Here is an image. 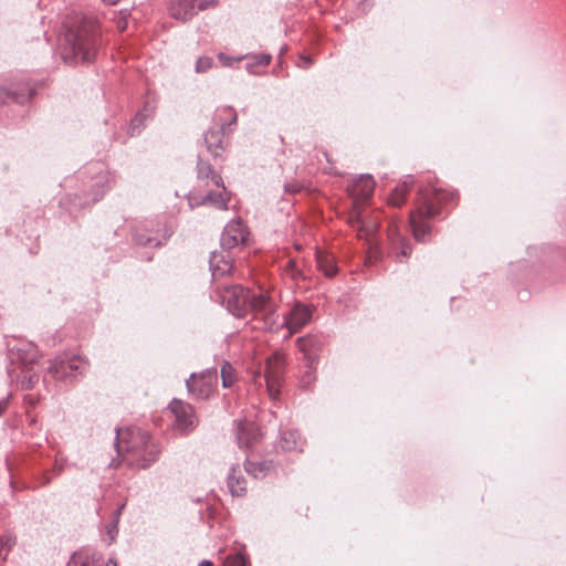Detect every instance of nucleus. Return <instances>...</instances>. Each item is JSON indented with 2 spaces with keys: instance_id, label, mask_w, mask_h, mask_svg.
Here are the masks:
<instances>
[{
  "instance_id": "1",
  "label": "nucleus",
  "mask_w": 566,
  "mask_h": 566,
  "mask_svg": "<svg viewBox=\"0 0 566 566\" xmlns=\"http://www.w3.org/2000/svg\"><path fill=\"white\" fill-rule=\"evenodd\" d=\"M65 33L60 40L62 57L65 62L80 59L91 62L98 49V23L94 18L76 15L64 22Z\"/></svg>"
},
{
  "instance_id": "2",
  "label": "nucleus",
  "mask_w": 566,
  "mask_h": 566,
  "mask_svg": "<svg viewBox=\"0 0 566 566\" xmlns=\"http://www.w3.org/2000/svg\"><path fill=\"white\" fill-rule=\"evenodd\" d=\"M220 296L228 311L237 317L253 313L264 318L266 325L275 322L276 303L266 291L253 292L242 285H230L223 287Z\"/></svg>"
},
{
  "instance_id": "3",
  "label": "nucleus",
  "mask_w": 566,
  "mask_h": 566,
  "mask_svg": "<svg viewBox=\"0 0 566 566\" xmlns=\"http://www.w3.org/2000/svg\"><path fill=\"white\" fill-rule=\"evenodd\" d=\"M115 447L122 461L132 468L146 469L160 454L159 446L139 428H129L123 432L116 429Z\"/></svg>"
},
{
  "instance_id": "4",
  "label": "nucleus",
  "mask_w": 566,
  "mask_h": 566,
  "mask_svg": "<svg viewBox=\"0 0 566 566\" xmlns=\"http://www.w3.org/2000/svg\"><path fill=\"white\" fill-rule=\"evenodd\" d=\"M454 195L441 189H420L417 198V208L409 214V223L413 237L424 242L430 234L429 220L437 217L443 205L452 201Z\"/></svg>"
},
{
  "instance_id": "5",
  "label": "nucleus",
  "mask_w": 566,
  "mask_h": 566,
  "mask_svg": "<svg viewBox=\"0 0 566 566\" xmlns=\"http://www.w3.org/2000/svg\"><path fill=\"white\" fill-rule=\"evenodd\" d=\"M197 178L200 182L206 186L213 185L222 191H208L200 199H190V205L199 206V205H211L221 210L228 209V203L230 198L226 193V187L223 184L222 177L212 168L211 164L203 160L202 158H198L197 163Z\"/></svg>"
},
{
  "instance_id": "6",
  "label": "nucleus",
  "mask_w": 566,
  "mask_h": 566,
  "mask_svg": "<svg viewBox=\"0 0 566 566\" xmlns=\"http://www.w3.org/2000/svg\"><path fill=\"white\" fill-rule=\"evenodd\" d=\"M283 370H284L283 357L279 354H274L272 357H269L266 359L263 375L260 371L254 376L255 384L261 385L262 380H264L268 395L272 400H275L279 398Z\"/></svg>"
},
{
  "instance_id": "7",
  "label": "nucleus",
  "mask_w": 566,
  "mask_h": 566,
  "mask_svg": "<svg viewBox=\"0 0 566 566\" xmlns=\"http://www.w3.org/2000/svg\"><path fill=\"white\" fill-rule=\"evenodd\" d=\"M88 367V361L80 356L73 355L69 357L66 355L59 356L54 358L50 366L49 373L56 380H69L71 378L76 377V375H82Z\"/></svg>"
},
{
  "instance_id": "8",
  "label": "nucleus",
  "mask_w": 566,
  "mask_h": 566,
  "mask_svg": "<svg viewBox=\"0 0 566 566\" xmlns=\"http://www.w3.org/2000/svg\"><path fill=\"white\" fill-rule=\"evenodd\" d=\"M169 410L175 417L174 428L180 433H188L197 427L198 419L191 405L175 398Z\"/></svg>"
},
{
  "instance_id": "9",
  "label": "nucleus",
  "mask_w": 566,
  "mask_h": 566,
  "mask_svg": "<svg viewBox=\"0 0 566 566\" xmlns=\"http://www.w3.org/2000/svg\"><path fill=\"white\" fill-rule=\"evenodd\" d=\"M217 0H175L170 4L171 17L182 22L189 21L199 11L216 4Z\"/></svg>"
},
{
  "instance_id": "10",
  "label": "nucleus",
  "mask_w": 566,
  "mask_h": 566,
  "mask_svg": "<svg viewBox=\"0 0 566 566\" xmlns=\"http://www.w3.org/2000/svg\"><path fill=\"white\" fill-rule=\"evenodd\" d=\"M249 230L241 220H232L223 229L220 244L223 250H231L240 244H244L249 238Z\"/></svg>"
},
{
  "instance_id": "11",
  "label": "nucleus",
  "mask_w": 566,
  "mask_h": 566,
  "mask_svg": "<svg viewBox=\"0 0 566 566\" xmlns=\"http://www.w3.org/2000/svg\"><path fill=\"white\" fill-rule=\"evenodd\" d=\"M35 90L29 82L14 83L10 87L0 85V104L14 102L24 104L29 102Z\"/></svg>"
},
{
  "instance_id": "12",
  "label": "nucleus",
  "mask_w": 566,
  "mask_h": 566,
  "mask_svg": "<svg viewBox=\"0 0 566 566\" xmlns=\"http://www.w3.org/2000/svg\"><path fill=\"white\" fill-rule=\"evenodd\" d=\"M312 308L301 302H296L289 314L284 316L282 326L290 331V335L300 331L312 318Z\"/></svg>"
},
{
  "instance_id": "13",
  "label": "nucleus",
  "mask_w": 566,
  "mask_h": 566,
  "mask_svg": "<svg viewBox=\"0 0 566 566\" xmlns=\"http://www.w3.org/2000/svg\"><path fill=\"white\" fill-rule=\"evenodd\" d=\"M375 181L370 175H361L348 187L353 198V210L361 209L360 203L367 201L374 192Z\"/></svg>"
},
{
  "instance_id": "14",
  "label": "nucleus",
  "mask_w": 566,
  "mask_h": 566,
  "mask_svg": "<svg viewBox=\"0 0 566 566\" xmlns=\"http://www.w3.org/2000/svg\"><path fill=\"white\" fill-rule=\"evenodd\" d=\"M216 380V373L208 375L191 374L186 381L188 392L198 399H206L212 392V381Z\"/></svg>"
},
{
  "instance_id": "15",
  "label": "nucleus",
  "mask_w": 566,
  "mask_h": 566,
  "mask_svg": "<svg viewBox=\"0 0 566 566\" xmlns=\"http://www.w3.org/2000/svg\"><path fill=\"white\" fill-rule=\"evenodd\" d=\"M9 357L12 363L19 361L21 367H28L38 363L40 354L35 344L21 342L9 350Z\"/></svg>"
},
{
  "instance_id": "16",
  "label": "nucleus",
  "mask_w": 566,
  "mask_h": 566,
  "mask_svg": "<svg viewBox=\"0 0 566 566\" xmlns=\"http://www.w3.org/2000/svg\"><path fill=\"white\" fill-rule=\"evenodd\" d=\"M262 436L260 428L250 420H240L237 423V440L240 448H249Z\"/></svg>"
},
{
  "instance_id": "17",
  "label": "nucleus",
  "mask_w": 566,
  "mask_h": 566,
  "mask_svg": "<svg viewBox=\"0 0 566 566\" xmlns=\"http://www.w3.org/2000/svg\"><path fill=\"white\" fill-rule=\"evenodd\" d=\"M348 222L353 228L357 229L359 237H369L377 232L379 221L367 219L361 209H355L350 212Z\"/></svg>"
},
{
  "instance_id": "18",
  "label": "nucleus",
  "mask_w": 566,
  "mask_h": 566,
  "mask_svg": "<svg viewBox=\"0 0 566 566\" xmlns=\"http://www.w3.org/2000/svg\"><path fill=\"white\" fill-rule=\"evenodd\" d=\"M297 346L303 354L304 360L307 363L310 369L314 364H318V352L321 349V342L317 336L306 335L297 338Z\"/></svg>"
},
{
  "instance_id": "19",
  "label": "nucleus",
  "mask_w": 566,
  "mask_h": 566,
  "mask_svg": "<svg viewBox=\"0 0 566 566\" xmlns=\"http://www.w3.org/2000/svg\"><path fill=\"white\" fill-rule=\"evenodd\" d=\"M388 238L391 243V253L395 254L397 261L401 262L400 258H408L411 254L409 242L400 234L395 223H390L388 227Z\"/></svg>"
},
{
  "instance_id": "20",
  "label": "nucleus",
  "mask_w": 566,
  "mask_h": 566,
  "mask_svg": "<svg viewBox=\"0 0 566 566\" xmlns=\"http://www.w3.org/2000/svg\"><path fill=\"white\" fill-rule=\"evenodd\" d=\"M209 266L212 277L216 280L228 274L232 270V259L229 252L213 251L210 254Z\"/></svg>"
},
{
  "instance_id": "21",
  "label": "nucleus",
  "mask_w": 566,
  "mask_h": 566,
  "mask_svg": "<svg viewBox=\"0 0 566 566\" xmlns=\"http://www.w3.org/2000/svg\"><path fill=\"white\" fill-rule=\"evenodd\" d=\"M170 237V232L167 230H148V229H138L134 234V240L139 245L147 247H159L164 242L168 240Z\"/></svg>"
},
{
  "instance_id": "22",
  "label": "nucleus",
  "mask_w": 566,
  "mask_h": 566,
  "mask_svg": "<svg viewBox=\"0 0 566 566\" xmlns=\"http://www.w3.org/2000/svg\"><path fill=\"white\" fill-rule=\"evenodd\" d=\"M15 370L8 368V375L10 379L18 382L22 390H29L34 387V385L39 381V375L32 371L31 366L21 367V373L19 375H14Z\"/></svg>"
},
{
  "instance_id": "23",
  "label": "nucleus",
  "mask_w": 566,
  "mask_h": 566,
  "mask_svg": "<svg viewBox=\"0 0 566 566\" xmlns=\"http://www.w3.org/2000/svg\"><path fill=\"white\" fill-rule=\"evenodd\" d=\"M226 132L216 127L210 128L205 134V144L207 146L208 151H210L214 157H218L224 151V143L223 135Z\"/></svg>"
},
{
  "instance_id": "24",
  "label": "nucleus",
  "mask_w": 566,
  "mask_h": 566,
  "mask_svg": "<svg viewBox=\"0 0 566 566\" xmlns=\"http://www.w3.org/2000/svg\"><path fill=\"white\" fill-rule=\"evenodd\" d=\"M415 179L412 176H406L405 179L396 186L391 191L388 202L390 206L400 207L407 197L409 189L412 187Z\"/></svg>"
},
{
  "instance_id": "25",
  "label": "nucleus",
  "mask_w": 566,
  "mask_h": 566,
  "mask_svg": "<svg viewBox=\"0 0 566 566\" xmlns=\"http://www.w3.org/2000/svg\"><path fill=\"white\" fill-rule=\"evenodd\" d=\"M237 120V113L231 107L218 108L213 115L214 126L223 132H226L228 127L235 125Z\"/></svg>"
},
{
  "instance_id": "26",
  "label": "nucleus",
  "mask_w": 566,
  "mask_h": 566,
  "mask_svg": "<svg viewBox=\"0 0 566 566\" xmlns=\"http://www.w3.org/2000/svg\"><path fill=\"white\" fill-rule=\"evenodd\" d=\"M280 446L285 451H302L303 441L296 430H286L281 433Z\"/></svg>"
},
{
  "instance_id": "27",
  "label": "nucleus",
  "mask_w": 566,
  "mask_h": 566,
  "mask_svg": "<svg viewBox=\"0 0 566 566\" xmlns=\"http://www.w3.org/2000/svg\"><path fill=\"white\" fill-rule=\"evenodd\" d=\"M228 488L233 496H241L245 493V479L235 468H232L228 474Z\"/></svg>"
},
{
  "instance_id": "28",
  "label": "nucleus",
  "mask_w": 566,
  "mask_h": 566,
  "mask_svg": "<svg viewBox=\"0 0 566 566\" xmlns=\"http://www.w3.org/2000/svg\"><path fill=\"white\" fill-rule=\"evenodd\" d=\"M272 463L269 461H261V462H254V461H247L245 462V471L248 474L255 479H262L264 478L271 470Z\"/></svg>"
},
{
  "instance_id": "29",
  "label": "nucleus",
  "mask_w": 566,
  "mask_h": 566,
  "mask_svg": "<svg viewBox=\"0 0 566 566\" xmlns=\"http://www.w3.org/2000/svg\"><path fill=\"white\" fill-rule=\"evenodd\" d=\"M153 113L154 107L150 104H146L145 108L142 112L137 113L135 117L132 119L128 133L132 136L139 134L140 128L144 125L145 118L150 117Z\"/></svg>"
},
{
  "instance_id": "30",
  "label": "nucleus",
  "mask_w": 566,
  "mask_h": 566,
  "mask_svg": "<svg viewBox=\"0 0 566 566\" xmlns=\"http://www.w3.org/2000/svg\"><path fill=\"white\" fill-rule=\"evenodd\" d=\"M316 261L318 269L327 276L333 277L337 273V266L332 256L317 252Z\"/></svg>"
},
{
  "instance_id": "31",
  "label": "nucleus",
  "mask_w": 566,
  "mask_h": 566,
  "mask_svg": "<svg viewBox=\"0 0 566 566\" xmlns=\"http://www.w3.org/2000/svg\"><path fill=\"white\" fill-rule=\"evenodd\" d=\"M15 544V537L11 533H6L0 537V560L7 558L8 553Z\"/></svg>"
},
{
  "instance_id": "32",
  "label": "nucleus",
  "mask_w": 566,
  "mask_h": 566,
  "mask_svg": "<svg viewBox=\"0 0 566 566\" xmlns=\"http://www.w3.org/2000/svg\"><path fill=\"white\" fill-rule=\"evenodd\" d=\"M221 379L222 386L226 388L231 387L235 380L234 368L228 361H224L221 367Z\"/></svg>"
},
{
  "instance_id": "33",
  "label": "nucleus",
  "mask_w": 566,
  "mask_h": 566,
  "mask_svg": "<svg viewBox=\"0 0 566 566\" xmlns=\"http://www.w3.org/2000/svg\"><path fill=\"white\" fill-rule=\"evenodd\" d=\"M285 274L289 275L293 281L305 280L306 275L302 270L297 268V264L294 260H290L284 269Z\"/></svg>"
},
{
  "instance_id": "34",
  "label": "nucleus",
  "mask_w": 566,
  "mask_h": 566,
  "mask_svg": "<svg viewBox=\"0 0 566 566\" xmlns=\"http://www.w3.org/2000/svg\"><path fill=\"white\" fill-rule=\"evenodd\" d=\"M213 65V59L210 56H200L197 62L195 70L197 73H205L210 70Z\"/></svg>"
},
{
  "instance_id": "35",
  "label": "nucleus",
  "mask_w": 566,
  "mask_h": 566,
  "mask_svg": "<svg viewBox=\"0 0 566 566\" xmlns=\"http://www.w3.org/2000/svg\"><path fill=\"white\" fill-rule=\"evenodd\" d=\"M253 59L255 60L254 63H249L247 65V69L250 73H253L252 71V67L254 65H262V66H266L270 64L271 62V55L268 54V53H260V54H256L253 56Z\"/></svg>"
},
{
  "instance_id": "36",
  "label": "nucleus",
  "mask_w": 566,
  "mask_h": 566,
  "mask_svg": "<svg viewBox=\"0 0 566 566\" xmlns=\"http://www.w3.org/2000/svg\"><path fill=\"white\" fill-rule=\"evenodd\" d=\"M316 366H317V364H314L313 368L310 369L308 366H307V363L305 361L306 370H305V373H304V375L302 376V379H301V382H302L303 387H306V388L310 387L311 384L315 380Z\"/></svg>"
},
{
  "instance_id": "37",
  "label": "nucleus",
  "mask_w": 566,
  "mask_h": 566,
  "mask_svg": "<svg viewBox=\"0 0 566 566\" xmlns=\"http://www.w3.org/2000/svg\"><path fill=\"white\" fill-rule=\"evenodd\" d=\"M224 566H247V560L243 554L237 553L226 558Z\"/></svg>"
},
{
  "instance_id": "38",
  "label": "nucleus",
  "mask_w": 566,
  "mask_h": 566,
  "mask_svg": "<svg viewBox=\"0 0 566 566\" xmlns=\"http://www.w3.org/2000/svg\"><path fill=\"white\" fill-rule=\"evenodd\" d=\"M106 534L109 537L108 544H112L118 534V517H114L113 521L107 524Z\"/></svg>"
},
{
  "instance_id": "39",
  "label": "nucleus",
  "mask_w": 566,
  "mask_h": 566,
  "mask_svg": "<svg viewBox=\"0 0 566 566\" xmlns=\"http://www.w3.org/2000/svg\"><path fill=\"white\" fill-rule=\"evenodd\" d=\"M67 566H90V562L87 557L83 556L82 554H73Z\"/></svg>"
},
{
  "instance_id": "40",
  "label": "nucleus",
  "mask_w": 566,
  "mask_h": 566,
  "mask_svg": "<svg viewBox=\"0 0 566 566\" xmlns=\"http://www.w3.org/2000/svg\"><path fill=\"white\" fill-rule=\"evenodd\" d=\"M218 59L220 60V62L226 65V66H229L231 65V62L233 61L232 57L226 55L224 53H219L218 54Z\"/></svg>"
},
{
  "instance_id": "41",
  "label": "nucleus",
  "mask_w": 566,
  "mask_h": 566,
  "mask_svg": "<svg viewBox=\"0 0 566 566\" xmlns=\"http://www.w3.org/2000/svg\"><path fill=\"white\" fill-rule=\"evenodd\" d=\"M301 190V186L295 184V185H285V191L286 192H298Z\"/></svg>"
},
{
  "instance_id": "42",
  "label": "nucleus",
  "mask_w": 566,
  "mask_h": 566,
  "mask_svg": "<svg viewBox=\"0 0 566 566\" xmlns=\"http://www.w3.org/2000/svg\"><path fill=\"white\" fill-rule=\"evenodd\" d=\"M7 407H8V398L0 400V416L3 415V412L7 409Z\"/></svg>"
},
{
  "instance_id": "43",
  "label": "nucleus",
  "mask_w": 566,
  "mask_h": 566,
  "mask_svg": "<svg viewBox=\"0 0 566 566\" xmlns=\"http://www.w3.org/2000/svg\"><path fill=\"white\" fill-rule=\"evenodd\" d=\"M103 193H104V190L98 191V192H94L93 197H92V201L96 202L97 200H99L102 198Z\"/></svg>"
},
{
  "instance_id": "44",
  "label": "nucleus",
  "mask_w": 566,
  "mask_h": 566,
  "mask_svg": "<svg viewBox=\"0 0 566 566\" xmlns=\"http://www.w3.org/2000/svg\"><path fill=\"white\" fill-rule=\"evenodd\" d=\"M301 59L305 62L304 67H308L312 64V59L310 56L302 55Z\"/></svg>"
},
{
  "instance_id": "45",
  "label": "nucleus",
  "mask_w": 566,
  "mask_h": 566,
  "mask_svg": "<svg viewBox=\"0 0 566 566\" xmlns=\"http://www.w3.org/2000/svg\"><path fill=\"white\" fill-rule=\"evenodd\" d=\"M105 180H106V177H105L104 175H99V176L97 177V180H96V182H95V186L103 185Z\"/></svg>"
},
{
  "instance_id": "46",
  "label": "nucleus",
  "mask_w": 566,
  "mask_h": 566,
  "mask_svg": "<svg viewBox=\"0 0 566 566\" xmlns=\"http://www.w3.org/2000/svg\"><path fill=\"white\" fill-rule=\"evenodd\" d=\"M124 504H122L120 506L117 507L116 512H115V516L114 517H118L120 516L122 514V511L124 510Z\"/></svg>"
},
{
  "instance_id": "47",
  "label": "nucleus",
  "mask_w": 566,
  "mask_h": 566,
  "mask_svg": "<svg viewBox=\"0 0 566 566\" xmlns=\"http://www.w3.org/2000/svg\"><path fill=\"white\" fill-rule=\"evenodd\" d=\"M199 566H213L212 562L203 559L199 563Z\"/></svg>"
},
{
  "instance_id": "48",
  "label": "nucleus",
  "mask_w": 566,
  "mask_h": 566,
  "mask_svg": "<svg viewBox=\"0 0 566 566\" xmlns=\"http://www.w3.org/2000/svg\"><path fill=\"white\" fill-rule=\"evenodd\" d=\"M55 470L57 473H60L63 470V463H60L59 461L55 462Z\"/></svg>"
},
{
  "instance_id": "49",
  "label": "nucleus",
  "mask_w": 566,
  "mask_h": 566,
  "mask_svg": "<svg viewBox=\"0 0 566 566\" xmlns=\"http://www.w3.org/2000/svg\"><path fill=\"white\" fill-rule=\"evenodd\" d=\"M102 1L106 4L114 6V4L118 3L119 0H102Z\"/></svg>"
},
{
  "instance_id": "50",
  "label": "nucleus",
  "mask_w": 566,
  "mask_h": 566,
  "mask_svg": "<svg viewBox=\"0 0 566 566\" xmlns=\"http://www.w3.org/2000/svg\"><path fill=\"white\" fill-rule=\"evenodd\" d=\"M106 566H118V565L113 558H111Z\"/></svg>"
},
{
  "instance_id": "51",
  "label": "nucleus",
  "mask_w": 566,
  "mask_h": 566,
  "mask_svg": "<svg viewBox=\"0 0 566 566\" xmlns=\"http://www.w3.org/2000/svg\"><path fill=\"white\" fill-rule=\"evenodd\" d=\"M109 467L117 468L118 463L116 462V460H112V462L109 463Z\"/></svg>"
}]
</instances>
